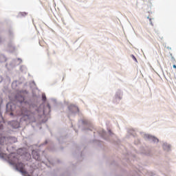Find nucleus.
Listing matches in <instances>:
<instances>
[{"label":"nucleus","mask_w":176,"mask_h":176,"mask_svg":"<svg viewBox=\"0 0 176 176\" xmlns=\"http://www.w3.org/2000/svg\"><path fill=\"white\" fill-rule=\"evenodd\" d=\"M18 159L14 157V160H10V164L12 166H15V168L20 172L23 175H25L28 174V172L25 169V164L21 162H18Z\"/></svg>","instance_id":"f257e3e1"},{"label":"nucleus","mask_w":176,"mask_h":176,"mask_svg":"<svg viewBox=\"0 0 176 176\" xmlns=\"http://www.w3.org/2000/svg\"><path fill=\"white\" fill-rule=\"evenodd\" d=\"M23 114L24 115V116H26L27 119H28L30 122H35V114L34 113L27 111L24 112L23 111Z\"/></svg>","instance_id":"f03ea898"},{"label":"nucleus","mask_w":176,"mask_h":176,"mask_svg":"<svg viewBox=\"0 0 176 176\" xmlns=\"http://www.w3.org/2000/svg\"><path fill=\"white\" fill-rule=\"evenodd\" d=\"M32 154L33 159H34L36 161L41 160L40 155H39V153H38V151H32Z\"/></svg>","instance_id":"7ed1b4c3"},{"label":"nucleus","mask_w":176,"mask_h":176,"mask_svg":"<svg viewBox=\"0 0 176 176\" xmlns=\"http://www.w3.org/2000/svg\"><path fill=\"white\" fill-rule=\"evenodd\" d=\"M6 141V138H0V144L3 145V144Z\"/></svg>","instance_id":"20e7f679"},{"label":"nucleus","mask_w":176,"mask_h":176,"mask_svg":"<svg viewBox=\"0 0 176 176\" xmlns=\"http://www.w3.org/2000/svg\"><path fill=\"white\" fill-rule=\"evenodd\" d=\"M18 100L22 103L25 100V98L23 96H20V98H18Z\"/></svg>","instance_id":"39448f33"},{"label":"nucleus","mask_w":176,"mask_h":176,"mask_svg":"<svg viewBox=\"0 0 176 176\" xmlns=\"http://www.w3.org/2000/svg\"><path fill=\"white\" fill-rule=\"evenodd\" d=\"M12 124H16V126H14V129H17L19 126V124H18L16 121L12 122Z\"/></svg>","instance_id":"423d86ee"},{"label":"nucleus","mask_w":176,"mask_h":176,"mask_svg":"<svg viewBox=\"0 0 176 176\" xmlns=\"http://www.w3.org/2000/svg\"><path fill=\"white\" fill-rule=\"evenodd\" d=\"M150 138H151V140H153V141H154L155 142H159V140H157V138H155L152 136H150Z\"/></svg>","instance_id":"0eeeda50"},{"label":"nucleus","mask_w":176,"mask_h":176,"mask_svg":"<svg viewBox=\"0 0 176 176\" xmlns=\"http://www.w3.org/2000/svg\"><path fill=\"white\" fill-rule=\"evenodd\" d=\"M131 57H132L133 60H134L135 62L138 61L134 55H131Z\"/></svg>","instance_id":"6e6552de"},{"label":"nucleus","mask_w":176,"mask_h":176,"mask_svg":"<svg viewBox=\"0 0 176 176\" xmlns=\"http://www.w3.org/2000/svg\"><path fill=\"white\" fill-rule=\"evenodd\" d=\"M45 99H46V97L43 96V100H45Z\"/></svg>","instance_id":"1a4fd4ad"},{"label":"nucleus","mask_w":176,"mask_h":176,"mask_svg":"<svg viewBox=\"0 0 176 176\" xmlns=\"http://www.w3.org/2000/svg\"><path fill=\"white\" fill-rule=\"evenodd\" d=\"M173 68L176 69V65H173Z\"/></svg>","instance_id":"9d476101"},{"label":"nucleus","mask_w":176,"mask_h":176,"mask_svg":"<svg viewBox=\"0 0 176 176\" xmlns=\"http://www.w3.org/2000/svg\"><path fill=\"white\" fill-rule=\"evenodd\" d=\"M3 154L0 153V157H3Z\"/></svg>","instance_id":"9b49d317"},{"label":"nucleus","mask_w":176,"mask_h":176,"mask_svg":"<svg viewBox=\"0 0 176 176\" xmlns=\"http://www.w3.org/2000/svg\"><path fill=\"white\" fill-rule=\"evenodd\" d=\"M23 176H31V175L26 174V175H23Z\"/></svg>","instance_id":"f8f14e48"},{"label":"nucleus","mask_w":176,"mask_h":176,"mask_svg":"<svg viewBox=\"0 0 176 176\" xmlns=\"http://www.w3.org/2000/svg\"><path fill=\"white\" fill-rule=\"evenodd\" d=\"M0 119L2 120V116L0 115Z\"/></svg>","instance_id":"ddd939ff"},{"label":"nucleus","mask_w":176,"mask_h":176,"mask_svg":"<svg viewBox=\"0 0 176 176\" xmlns=\"http://www.w3.org/2000/svg\"><path fill=\"white\" fill-rule=\"evenodd\" d=\"M11 116H13V113H11Z\"/></svg>","instance_id":"4468645a"},{"label":"nucleus","mask_w":176,"mask_h":176,"mask_svg":"<svg viewBox=\"0 0 176 176\" xmlns=\"http://www.w3.org/2000/svg\"><path fill=\"white\" fill-rule=\"evenodd\" d=\"M9 106V104H7V107H8Z\"/></svg>","instance_id":"2eb2a0df"}]
</instances>
